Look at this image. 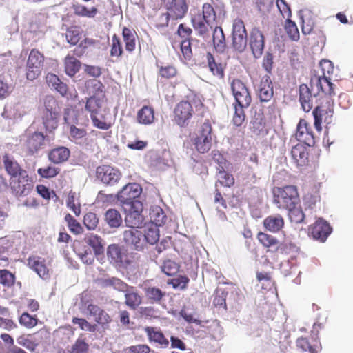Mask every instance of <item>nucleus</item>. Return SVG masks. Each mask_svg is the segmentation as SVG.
I'll return each mask as SVG.
<instances>
[{
	"label": "nucleus",
	"mask_w": 353,
	"mask_h": 353,
	"mask_svg": "<svg viewBox=\"0 0 353 353\" xmlns=\"http://www.w3.org/2000/svg\"><path fill=\"white\" fill-rule=\"evenodd\" d=\"M311 84H315L317 88V93L314 94V97H319L318 105H323V103L327 105L329 112L332 114L333 110L330 108L334 104L332 97L336 94L334 92L335 85L331 82V79L325 74L322 77H316L311 79Z\"/></svg>",
	"instance_id": "obj_1"
},
{
	"label": "nucleus",
	"mask_w": 353,
	"mask_h": 353,
	"mask_svg": "<svg viewBox=\"0 0 353 353\" xmlns=\"http://www.w3.org/2000/svg\"><path fill=\"white\" fill-rule=\"evenodd\" d=\"M273 202L279 209L288 210L299 205L300 199L296 186L286 185L273 190Z\"/></svg>",
	"instance_id": "obj_2"
},
{
	"label": "nucleus",
	"mask_w": 353,
	"mask_h": 353,
	"mask_svg": "<svg viewBox=\"0 0 353 353\" xmlns=\"http://www.w3.org/2000/svg\"><path fill=\"white\" fill-rule=\"evenodd\" d=\"M248 37L243 21L241 19H235L232 23V46L233 49L241 53L245 50Z\"/></svg>",
	"instance_id": "obj_3"
},
{
	"label": "nucleus",
	"mask_w": 353,
	"mask_h": 353,
	"mask_svg": "<svg viewBox=\"0 0 353 353\" xmlns=\"http://www.w3.org/2000/svg\"><path fill=\"white\" fill-rule=\"evenodd\" d=\"M43 123L46 130L52 132L57 128L58 106L56 99L47 96L44 99Z\"/></svg>",
	"instance_id": "obj_4"
},
{
	"label": "nucleus",
	"mask_w": 353,
	"mask_h": 353,
	"mask_svg": "<svg viewBox=\"0 0 353 353\" xmlns=\"http://www.w3.org/2000/svg\"><path fill=\"white\" fill-rule=\"evenodd\" d=\"M24 145L31 154L37 153L46 145L47 139L41 132L34 131L31 128H28L23 135Z\"/></svg>",
	"instance_id": "obj_5"
},
{
	"label": "nucleus",
	"mask_w": 353,
	"mask_h": 353,
	"mask_svg": "<svg viewBox=\"0 0 353 353\" xmlns=\"http://www.w3.org/2000/svg\"><path fill=\"white\" fill-rule=\"evenodd\" d=\"M196 150L202 154L209 151L212 145V127L209 122H205L193 139Z\"/></svg>",
	"instance_id": "obj_6"
},
{
	"label": "nucleus",
	"mask_w": 353,
	"mask_h": 353,
	"mask_svg": "<svg viewBox=\"0 0 353 353\" xmlns=\"http://www.w3.org/2000/svg\"><path fill=\"white\" fill-rule=\"evenodd\" d=\"M10 185L12 192L19 197L28 196L34 187L32 180L29 177L28 172H22V175L11 179Z\"/></svg>",
	"instance_id": "obj_7"
},
{
	"label": "nucleus",
	"mask_w": 353,
	"mask_h": 353,
	"mask_svg": "<svg viewBox=\"0 0 353 353\" xmlns=\"http://www.w3.org/2000/svg\"><path fill=\"white\" fill-rule=\"evenodd\" d=\"M43 55L39 50L32 49L30 51L26 65L28 80L33 81L38 77L43 65Z\"/></svg>",
	"instance_id": "obj_8"
},
{
	"label": "nucleus",
	"mask_w": 353,
	"mask_h": 353,
	"mask_svg": "<svg viewBox=\"0 0 353 353\" xmlns=\"http://www.w3.org/2000/svg\"><path fill=\"white\" fill-rule=\"evenodd\" d=\"M142 192L141 185L136 183H128L117 193V200L123 205L134 206Z\"/></svg>",
	"instance_id": "obj_9"
},
{
	"label": "nucleus",
	"mask_w": 353,
	"mask_h": 353,
	"mask_svg": "<svg viewBox=\"0 0 353 353\" xmlns=\"http://www.w3.org/2000/svg\"><path fill=\"white\" fill-rule=\"evenodd\" d=\"M168 12L163 14L161 19L165 20L168 26L170 17L173 19H182L188 11V6L185 0H163Z\"/></svg>",
	"instance_id": "obj_10"
},
{
	"label": "nucleus",
	"mask_w": 353,
	"mask_h": 353,
	"mask_svg": "<svg viewBox=\"0 0 353 353\" xmlns=\"http://www.w3.org/2000/svg\"><path fill=\"white\" fill-rule=\"evenodd\" d=\"M96 176L103 184L112 186L119 182L121 177V174L116 168L103 165L97 168Z\"/></svg>",
	"instance_id": "obj_11"
},
{
	"label": "nucleus",
	"mask_w": 353,
	"mask_h": 353,
	"mask_svg": "<svg viewBox=\"0 0 353 353\" xmlns=\"http://www.w3.org/2000/svg\"><path fill=\"white\" fill-rule=\"evenodd\" d=\"M248 43L255 59H259L265 47V37L258 28H253L249 34Z\"/></svg>",
	"instance_id": "obj_12"
},
{
	"label": "nucleus",
	"mask_w": 353,
	"mask_h": 353,
	"mask_svg": "<svg viewBox=\"0 0 353 353\" xmlns=\"http://www.w3.org/2000/svg\"><path fill=\"white\" fill-rule=\"evenodd\" d=\"M231 89L238 106L248 108L251 103V97L245 84L239 79L233 80Z\"/></svg>",
	"instance_id": "obj_13"
},
{
	"label": "nucleus",
	"mask_w": 353,
	"mask_h": 353,
	"mask_svg": "<svg viewBox=\"0 0 353 353\" xmlns=\"http://www.w3.org/2000/svg\"><path fill=\"white\" fill-rule=\"evenodd\" d=\"M83 312L88 316H92L95 322L101 325L103 328H106L110 323L111 319L108 314L99 306L93 304L86 303L82 305Z\"/></svg>",
	"instance_id": "obj_14"
},
{
	"label": "nucleus",
	"mask_w": 353,
	"mask_h": 353,
	"mask_svg": "<svg viewBox=\"0 0 353 353\" xmlns=\"http://www.w3.org/2000/svg\"><path fill=\"white\" fill-rule=\"evenodd\" d=\"M174 113L176 123L183 127L187 124V121L192 117L193 108L190 102L183 101L176 105Z\"/></svg>",
	"instance_id": "obj_15"
},
{
	"label": "nucleus",
	"mask_w": 353,
	"mask_h": 353,
	"mask_svg": "<svg viewBox=\"0 0 353 353\" xmlns=\"http://www.w3.org/2000/svg\"><path fill=\"white\" fill-rule=\"evenodd\" d=\"M125 243L137 250H141L145 245L143 233L135 228H130L123 232Z\"/></svg>",
	"instance_id": "obj_16"
},
{
	"label": "nucleus",
	"mask_w": 353,
	"mask_h": 353,
	"mask_svg": "<svg viewBox=\"0 0 353 353\" xmlns=\"http://www.w3.org/2000/svg\"><path fill=\"white\" fill-rule=\"evenodd\" d=\"M296 139L308 147L314 145L315 141L313 133L308 128V124L305 120H300L297 125Z\"/></svg>",
	"instance_id": "obj_17"
},
{
	"label": "nucleus",
	"mask_w": 353,
	"mask_h": 353,
	"mask_svg": "<svg viewBox=\"0 0 353 353\" xmlns=\"http://www.w3.org/2000/svg\"><path fill=\"white\" fill-rule=\"evenodd\" d=\"M97 284L101 288H110L123 292L128 289V285L121 279L108 275L97 279Z\"/></svg>",
	"instance_id": "obj_18"
},
{
	"label": "nucleus",
	"mask_w": 353,
	"mask_h": 353,
	"mask_svg": "<svg viewBox=\"0 0 353 353\" xmlns=\"http://www.w3.org/2000/svg\"><path fill=\"white\" fill-rule=\"evenodd\" d=\"M2 161L6 171L10 176V180L22 175V172H27L19 165L14 157L9 154L2 156Z\"/></svg>",
	"instance_id": "obj_19"
},
{
	"label": "nucleus",
	"mask_w": 353,
	"mask_h": 353,
	"mask_svg": "<svg viewBox=\"0 0 353 353\" xmlns=\"http://www.w3.org/2000/svg\"><path fill=\"white\" fill-rule=\"evenodd\" d=\"M261 102H269L274 94L273 85L269 75H264L260 81L257 92Z\"/></svg>",
	"instance_id": "obj_20"
},
{
	"label": "nucleus",
	"mask_w": 353,
	"mask_h": 353,
	"mask_svg": "<svg viewBox=\"0 0 353 353\" xmlns=\"http://www.w3.org/2000/svg\"><path fill=\"white\" fill-rule=\"evenodd\" d=\"M332 232V228L328 222L322 218H319L314 223L312 230V234L315 239L325 242Z\"/></svg>",
	"instance_id": "obj_21"
},
{
	"label": "nucleus",
	"mask_w": 353,
	"mask_h": 353,
	"mask_svg": "<svg viewBox=\"0 0 353 353\" xmlns=\"http://www.w3.org/2000/svg\"><path fill=\"white\" fill-rule=\"evenodd\" d=\"M85 243L92 248L94 255L97 257L103 256L105 252V241L99 235L89 233L84 237Z\"/></svg>",
	"instance_id": "obj_22"
},
{
	"label": "nucleus",
	"mask_w": 353,
	"mask_h": 353,
	"mask_svg": "<svg viewBox=\"0 0 353 353\" xmlns=\"http://www.w3.org/2000/svg\"><path fill=\"white\" fill-rule=\"evenodd\" d=\"M291 157L297 166L303 167L308 163V152L303 143H300L292 147Z\"/></svg>",
	"instance_id": "obj_23"
},
{
	"label": "nucleus",
	"mask_w": 353,
	"mask_h": 353,
	"mask_svg": "<svg viewBox=\"0 0 353 353\" xmlns=\"http://www.w3.org/2000/svg\"><path fill=\"white\" fill-rule=\"evenodd\" d=\"M299 101L302 109L305 112H310L313 107L312 96L311 90L306 84L299 85Z\"/></svg>",
	"instance_id": "obj_24"
},
{
	"label": "nucleus",
	"mask_w": 353,
	"mask_h": 353,
	"mask_svg": "<svg viewBox=\"0 0 353 353\" xmlns=\"http://www.w3.org/2000/svg\"><path fill=\"white\" fill-rule=\"evenodd\" d=\"M212 42L216 52L222 54L225 52L227 48L225 36L221 26H216L214 28Z\"/></svg>",
	"instance_id": "obj_25"
},
{
	"label": "nucleus",
	"mask_w": 353,
	"mask_h": 353,
	"mask_svg": "<svg viewBox=\"0 0 353 353\" xmlns=\"http://www.w3.org/2000/svg\"><path fill=\"white\" fill-rule=\"evenodd\" d=\"M46 82L51 89L55 90L63 97L67 96L68 90V85L66 83L62 82L57 75L50 73L48 74L46 76Z\"/></svg>",
	"instance_id": "obj_26"
},
{
	"label": "nucleus",
	"mask_w": 353,
	"mask_h": 353,
	"mask_svg": "<svg viewBox=\"0 0 353 353\" xmlns=\"http://www.w3.org/2000/svg\"><path fill=\"white\" fill-rule=\"evenodd\" d=\"M104 221L105 223L112 229L119 228L122 223L123 219L120 212L116 209H108L104 214Z\"/></svg>",
	"instance_id": "obj_27"
},
{
	"label": "nucleus",
	"mask_w": 353,
	"mask_h": 353,
	"mask_svg": "<svg viewBox=\"0 0 353 353\" xmlns=\"http://www.w3.org/2000/svg\"><path fill=\"white\" fill-rule=\"evenodd\" d=\"M145 331L151 342H154L163 347H168L169 341L161 331L152 327H146Z\"/></svg>",
	"instance_id": "obj_28"
},
{
	"label": "nucleus",
	"mask_w": 353,
	"mask_h": 353,
	"mask_svg": "<svg viewBox=\"0 0 353 353\" xmlns=\"http://www.w3.org/2000/svg\"><path fill=\"white\" fill-rule=\"evenodd\" d=\"M144 292L146 298L150 303H161L163 299L166 296V292L160 288L154 286H149L144 288Z\"/></svg>",
	"instance_id": "obj_29"
},
{
	"label": "nucleus",
	"mask_w": 353,
	"mask_h": 353,
	"mask_svg": "<svg viewBox=\"0 0 353 353\" xmlns=\"http://www.w3.org/2000/svg\"><path fill=\"white\" fill-rule=\"evenodd\" d=\"M123 293L125 294V303L130 309L135 310L141 303V298L135 291L134 287L128 285V289H126Z\"/></svg>",
	"instance_id": "obj_30"
},
{
	"label": "nucleus",
	"mask_w": 353,
	"mask_h": 353,
	"mask_svg": "<svg viewBox=\"0 0 353 353\" xmlns=\"http://www.w3.org/2000/svg\"><path fill=\"white\" fill-rule=\"evenodd\" d=\"M70 150L65 147H59L50 151L48 154L50 161L58 164L68 160L70 157Z\"/></svg>",
	"instance_id": "obj_31"
},
{
	"label": "nucleus",
	"mask_w": 353,
	"mask_h": 353,
	"mask_svg": "<svg viewBox=\"0 0 353 353\" xmlns=\"http://www.w3.org/2000/svg\"><path fill=\"white\" fill-rule=\"evenodd\" d=\"M264 227L270 232H279L284 225V220L281 215L269 216L263 221Z\"/></svg>",
	"instance_id": "obj_32"
},
{
	"label": "nucleus",
	"mask_w": 353,
	"mask_h": 353,
	"mask_svg": "<svg viewBox=\"0 0 353 353\" xmlns=\"http://www.w3.org/2000/svg\"><path fill=\"white\" fill-rule=\"evenodd\" d=\"M137 119L139 123L150 125L154 122V112L152 108L145 105L137 112Z\"/></svg>",
	"instance_id": "obj_33"
},
{
	"label": "nucleus",
	"mask_w": 353,
	"mask_h": 353,
	"mask_svg": "<svg viewBox=\"0 0 353 353\" xmlns=\"http://www.w3.org/2000/svg\"><path fill=\"white\" fill-rule=\"evenodd\" d=\"M150 216L155 227L163 225L168 219L164 211L159 206H154L152 208Z\"/></svg>",
	"instance_id": "obj_34"
},
{
	"label": "nucleus",
	"mask_w": 353,
	"mask_h": 353,
	"mask_svg": "<svg viewBox=\"0 0 353 353\" xmlns=\"http://www.w3.org/2000/svg\"><path fill=\"white\" fill-rule=\"evenodd\" d=\"M107 256L111 263L120 265L123 261L121 248L116 244H111L107 248Z\"/></svg>",
	"instance_id": "obj_35"
},
{
	"label": "nucleus",
	"mask_w": 353,
	"mask_h": 353,
	"mask_svg": "<svg viewBox=\"0 0 353 353\" xmlns=\"http://www.w3.org/2000/svg\"><path fill=\"white\" fill-rule=\"evenodd\" d=\"M122 34L125 44L126 50L130 52L134 51L136 46V32L130 28L125 27L123 29Z\"/></svg>",
	"instance_id": "obj_36"
},
{
	"label": "nucleus",
	"mask_w": 353,
	"mask_h": 353,
	"mask_svg": "<svg viewBox=\"0 0 353 353\" xmlns=\"http://www.w3.org/2000/svg\"><path fill=\"white\" fill-rule=\"evenodd\" d=\"M81 67L80 61L73 56L68 55L65 59V70L66 74L70 76H74L79 72Z\"/></svg>",
	"instance_id": "obj_37"
},
{
	"label": "nucleus",
	"mask_w": 353,
	"mask_h": 353,
	"mask_svg": "<svg viewBox=\"0 0 353 353\" xmlns=\"http://www.w3.org/2000/svg\"><path fill=\"white\" fill-rule=\"evenodd\" d=\"M143 221V216L138 211L130 212L125 219L126 225L130 228L137 229Z\"/></svg>",
	"instance_id": "obj_38"
},
{
	"label": "nucleus",
	"mask_w": 353,
	"mask_h": 353,
	"mask_svg": "<svg viewBox=\"0 0 353 353\" xmlns=\"http://www.w3.org/2000/svg\"><path fill=\"white\" fill-rule=\"evenodd\" d=\"M103 102V97H90L87 99L85 104V110L91 113V115H95L98 113V110L101 108Z\"/></svg>",
	"instance_id": "obj_39"
},
{
	"label": "nucleus",
	"mask_w": 353,
	"mask_h": 353,
	"mask_svg": "<svg viewBox=\"0 0 353 353\" xmlns=\"http://www.w3.org/2000/svg\"><path fill=\"white\" fill-rule=\"evenodd\" d=\"M28 265L40 277L45 279L48 276V270L45 264L35 258H29Z\"/></svg>",
	"instance_id": "obj_40"
},
{
	"label": "nucleus",
	"mask_w": 353,
	"mask_h": 353,
	"mask_svg": "<svg viewBox=\"0 0 353 353\" xmlns=\"http://www.w3.org/2000/svg\"><path fill=\"white\" fill-rule=\"evenodd\" d=\"M258 239L265 247L272 248L275 250L278 248L279 241L272 235L261 232L258 234Z\"/></svg>",
	"instance_id": "obj_41"
},
{
	"label": "nucleus",
	"mask_w": 353,
	"mask_h": 353,
	"mask_svg": "<svg viewBox=\"0 0 353 353\" xmlns=\"http://www.w3.org/2000/svg\"><path fill=\"white\" fill-rule=\"evenodd\" d=\"M65 34L66 40L69 43L76 45L81 39L80 28L78 26H71L67 28Z\"/></svg>",
	"instance_id": "obj_42"
},
{
	"label": "nucleus",
	"mask_w": 353,
	"mask_h": 353,
	"mask_svg": "<svg viewBox=\"0 0 353 353\" xmlns=\"http://www.w3.org/2000/svg\"><path fill=\"white\" fill-rule=\"evenodd\" d=\"M287 210L288 212L289 218L292 222L296 223H301L303 222L305 214L299 205L292 208H288Z\"/></svg>",
	"instance_id": "obj_43"
},
{
	"label": "nucleus",
	"mask_w": 353,
	"mask_h": 353,
	"mask_svg": "<svg viewBox=\"0 0 353 353\" xmlns=\"http://www.w3.org/2000/svg\"><path fill=\"white\" fill-rule=\"evenodd\" d=\"M203 19L210 27L216 19L215 11L210 3H204L203 6Z\"/></svg>",
	"instance_id": "obj_44"
},
{
	"label": "nucleus",
	"mask_w": 353,
	"mask_h": 353,
	"mask_svg": "<svg viewBox=\"0 0 353 353\" xmlns=\"http://www.w3.org/2000/svg\"><path fill=\"white\" fill-rule=\"evenodd\" d=\"M89 345L84 339L79 337L68 350V353H88Z\"/></svg>",
	"instance_id": "obj_45"
},
{
	"label": "nucleus",
	"mask_w": 353,
	"mask_h": 353,
	"mask_svg": "<svg viewBox=\"0 0 353 353\" xmlns=\"http://www.w3.org/2000/svg\"><path fill=\"white\" fill-rule=\"evenodd\" d=\"M207 59L210 70L213 73V74L223 77L224 74L222 66L221 64L215 62L214 58L211 53L207 54Z\"/></svg>",
	"instance_id": "obj_46"
},
{
	"label": "nucleus",
	"mask_w": 353,
	"mask_h": 353,
	"mask_svg": "<svg viewBox=\"0 0 353 353\" xmlns=\"http://www.w3.org/2000/svg\"><path fill=\"white\" fill-rule=\"evenodd\" d=\"M145 243L148 242L151 245L156 243L159 239V230L157 227L152 226L148 228L146 232L143 234Z\"/></svg>",
	"instance_id": "obj_47"
},
{
	"label": "nucleus",
	"mask_w": 353,
	"mask_h": 353,
	"mask_svg": "<svg viewBox=\"0 0 353 353\" xmlns=\"http://www.w3.org/2000/svg\"><path fill=\"white\" fill-rule=\"evenodd\" d=\"M74 10L76 14L89 18L94 17L97 13V9L95 7H92L90 10H88L83 5L74 6Z\"/></svg>",
	"instance_id": "obj_48"
},
{
	"label": "nucleus",
	"mask_w": 353,
	"mask_h": 353,
	"mask_svg": "<svg viewBox=\"0 0 353 353\" xmlns=\"http://www.w3.org/2000/svg\"><path fill=\"white\" fill-rule=\"evenodd\" d=\"M14 90V85L12 80L0 78V99H4L10 95Z\"/></svg>",
	"instance_id": "obj_49"
},
{
	"label": "nucleus",
	"mask_w": 353,
	"mask_h": 353,
	"mask_svg": "<svg viewBox=\"0 0 353 353\" xmlns=\"http://www.w3.org/2000/svg\"><path fill=\"white\" fill-rule=\"evenodd\" d=\"M19 321L21 325L27 328H32L37 325L38 319L36 316H32L28 312H24L20 316Z\"/></svg>",
	"instance_id": "obj_50"
},
{
	"label": "nucleus",
	"mask_w": 353,
	"mask_h": 353,
	"mask_svg": "<svg viewBox=\"0 0 353 353\" xmlns=\"http://www.w3.org/2000/svg\"><path fill=\"white\" fill-rule=\"evenodd\" d=\"M15 280L14 275L8 270H0V283L6 287L12 286Z\"/></svg>",
	"instance_id": "obj_51"
},
{
	"label": "nucleus",
	"mask_w": 353,
	"mask_h": 353,
	"mask_svg": "<svg viewBox=\"0 0 353 353\" xmlns=\"http://www.w3.org/2000/svg\"><path fill=\"white\" fill-rule=\"evenodd\" d=\"M72 321L73 324L77 325L82 330L94 332L97 330L96 325H92L84 319L74 317Z\"/></svg>",
	"instance_id": "obj_52"
},
{
	"label": "nucleus",
	"mask_w": 353,
	"mask_h": 353,
	"mask_svg": "<svg viewBox=\"0 0 353 353\" xmlns=\"http://www.w3.org/2000/svg\"><path fill=\"white\" fill-rule=\"evenodd\" d=\"M161 270L166 275L172 276L178 272L179 265L172 260H167L161 265Z\"/></svg>",
	"instance_id": "obj_53"
},
{
	"label": "nucleus",
	"mask_w": 353,
	"mask_h": 353,
	"mask_svg": "<svg viewBox=\"0 0 353 353\" xmlns=\"http://www.w3.org/2000/svg\"><path fill=\"white\" fill-rule=\"evenodd\" d=\"M99 223L97 214L93 212H88L84 216L83 223L90 230H94Z\"/></svg>",
	"instance_id": "obj_54"
},
{
	"label": "nucleus",
	"mask_w": 353,
	"mask_h": 353,
	"mask_svg": "<svg viewBox=\"0 0 353 353\" xmlns=\"http://www.w3.org/2000/svg\"><path fill=\"white\" fill-rule=\"evenodd\" d=\"M193 27L198 32L200 36H204L208 32V25L201 18H194L192 19Z\"/></svg>",
	"instance_id": "obj_55"
},
{
	"label": "nucleus",
	"mask_w": 353,
	"mask_h": 353,
	"mask_svg": "<svg viewBox=\"0 0 353 353\" xmlns=\"http://www.w3.org/2000/svg\"><path fill=\"white\" fill-rule=\"evenodd\" d=\"M285 30L289 37L294 41H296L299 39V32L296 23L291 21L287 20L285 24Z\"/></svg>",
	"instance_id": "obj_56"
},
{
	"label": "nucleus",
	"mask_w": 353,
	"mask_h": 353,
	"mask_svg": "<svg viewBox=\"0 0 353 353\" xmlns=\"http://www.w3.org/2000/svg\"><path fill=\"white\" fill-rule=\"evenodd\" d=\"M123 48L119 38L114 34L112 39V48L110 55L112 57H120L122 54Z\"/></svg>",
	"instance_id": "obj_57"
},
{
	"label": "nucleus",
	"mask_w": 353,
	"mask_h": 353,
	"mask_svg": "<svg viewBox=\"0 0 353 353\" xmlns=\"http://www.w3.org/2000/svg\"><path fill=\"white\" fill-rule=\"evenodd\" d=\"M196 41L195 39H184L181 43V50L185 59H190L192 52V46L193 42Z\"/></svg>",
	"instance_id": "obj_58"
},
{
	"label": "nucleus",
	"mask_w": 353,
	"mask_h": 353,
	"mask_svg": "<svg viewBox=\"0 0 353 353\" xmlns=\"http://www.w3.org/2000/svg\"><path fill=\"white\" fill-rule=\"evenodd\" d=\"M264 127L265 123L261 117H255L250 123V128L256 135H259L263 132Z\"/></svg>",
	"instance_id": "obj_59"
},
{
	"label": "nucleus",
	"mask_w": 353,
	"mask_h": 353,
	"mask_svg": "<svg viewBox=\"0 0 353 353\" xmlns=\"http://www.w3.org/2000/svg\"><path fill=\"white\" fill-rule=\"evenodd\" d=\"M219 182L223 186L230 187L234 183L232 175L226 172L223 169L219 172Z\"/></svg>",
	"instance_id": "obj_60"
},
{
	"label": "nucleus",
	"mask_w": 353,
	"mask_h": 353,
	"mask_svg": "<svg viewBox=\"0 0 353 353\" xmlns=\"http://www.w3.org/2000/svg\"><path fill=\"white\" fill-rule=\"evenodd\" d=\"M189 279L186 276L179 275L171 280L170 284L174 289L184 290L186 288L189 282Z\"/></svg>",
	"instance_id": "obj_61"
},
{
	"label": "nucleus",
	"mask_w": 353,
	"mask_h": 353,
	"mask_svg": "<svg viewBox=\"0 0 353 353\" xmlns=\"http://www.w3.org/2000/svg\"><path fill=\"white\" fill-rule=\"evenodd\" d=\"M65 221L68 223V225L72 232L74 234H79L82 230V228L80 223L74 219L72 216L68 214L65 217Z\"/></svg>",
	"instance_id": "obj_62"
},
{
	"label": "nucleus",
	"mask_w": 353,
	"mask_h": 353,
	"mask_svg": "<svg viewBox=\"0 0 353 353\" xmlns=\"http://www.w3.org/2000/svg\"><path fill=\"white\" fill-rule=\"evenodd\" d=\"M37 172L43 178H52L59 174V169L52 166H48L46 168H39Z\"/></svg>",
	"instance_id": "obj_63"
},
{
	"label": "nucleus",
	"mask_w": 353,
	"mask_h": 353,
	"mask_svg": "<svg viewBox=\"0 0 353 353\" xmlns=\"http://www.w3.org/2000/svg\"><path fill=\"white\" fill-rule=\"evenodd\" d=\"M296 346L303 352L309 351V353H317L314 346L311 345L307 338L300 337L296 340Z\"/></svg>",
	"instance_id": "obj_64"
}]
</instances>
